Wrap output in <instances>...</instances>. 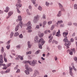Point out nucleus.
I'll use <instances>...</instances> for the list:
<instances>
[{
    "label": "nucleus",
    "mask_w": 77,
    "mask_h": 77,
    "mask_svg": "<svg viewBox=\"0 0 77 77\" xmlns=\"http://www.w3.org/2000/svg\"><path fill=\"white\" fill-rule=\"evenodd\" d=\"M23 63H26V64H27L28 63H29L30 65L32 66H35V65H36L37 63L36 62H35L34 60L32 61H23Z\"/></svg>",
    "instance_id": "1"
},
{
    "label": "nucleus",
    "mask_w": 77,
    "mask_h": 77,
    "mask_svg": "<svg viewBox=\"0 0 77 77\" xmlns=\"http://www.w3.org/2000/svg\"><path fill=\"white\" fill-rule=\"evenodd\" d=\"M31 24V22L29 21L26 24V26H27V28H26V30H28V33H30L32 32V26H30Z\"/></svg>",
    "instance_id": "2"
},
{
    "label": "nucleus",
    "mask_w": 77,
    "mask_h": 77,
    "mask_svg": "<svg viewBox=\"0 0 77 77\" xmlns=\"http://www.w3.org/2000/svg\"><path fill=\"white\" fill-rule=\"evenodd\" d=\"M63 41L64 42H67V43H65L64 44V45L67 47V48H69V46H70V45H71V42L69 41H68V38H65L63 39Z\"/></svg>",
    "instance_id": "3"
},
{
    "label": "nucleus",
    "mask_w": 77,
    "mask_h": 77,
    "mask_svg": "<svg viewBox=\"0 0 77 77\" xmlns=\"http://www.w3.org/2000/svg\"><path fill=\"white\" fill-rule=\"evenodd\" d=\"M39 16L37 15L35 16L33 20V22L34 24H36L38 23V21H39Z\"/></svg>",
    "instance_id": "4"
},
{
    "label": "nucleus",
    "mask_w": 77,
    "mask_h": 77,
    "mask_svg": "<svg viewBox=\"0 0 77 77\" xmlns=\"http://www.w3.org/2000/svg\"><path fill=\"white\" fill-rule=\"evenodd\" d=\"M18 18L19 20V21H20V22L19 23V25H20V26L21 28H22V26H23V23L22 21V18H21V16H18Z\"/></svg>",
    "instance_id": "5"
},
{
    "label": "nucleus",
    "mask_w": 77,
    "mask_h": 77,
    "mask_svg": "<svg viewBox=\"0 0 77 77\" xmlns=\"http://www.w3.org/2000/svg\"><path fill=\"white\" fill-rule=\"evenodd\" d=\"M38 42L40 43L41 42L42 45H43L44 44V43L45 42V41H44L42 38H41L39 40Z\"/></svg>",
    "instance_id": "6"
},
{
    "label": "nucleus",
    "mask_w": 77,
    "mask_h": 77,
    "mask_svg": "<svg viewBox=\"0 0 77 77\" xmlns=\"http://www.w3.org/2000/svg\"><path fill=\"white\" fill-rule=\"evenodd\" d=\"M39 74V72L37 70H35L34 76V77H36V75H38Z\"/></svg>",
    "instance_id": "7"
},
{
    "label": "nucleus",
    "mask_w": 77,
    "mask_h": 77,
    "mask_svg": "<svg viewBox=\"0 0 77 77\" xmlns=\"http://www.w3.org/2000/svg\"><path fill=\"white\" fill-rule=\"evenodd\" d=\"M68 35V31L66 30V32H64L63 33V35L64 38H67L66 36Z\"/></svg>",
    "instance_id": "8"
},
{
    "label": "nucleus",
    "mask_w": 77,
    "mask_h": 77,
    "mask_svg": "<svg viewBox=\"0 0 77 77\" xmlns=\"http://www.w3.org/2000/svg\"><path fill=\"white\" fill-rule=\"evenodd\" d=\"M16 8L19 9L20 8L22 7V5L21 4H16Z\"/></svg>",
    "instance_id": "9"
},
{
    "label": "nucleus",
    "mask_w": 77,
    "mask_h": 77,
    "mask_svg": "<svg viewBox=\"0 0 77 77\" xmlns=\"http://www.w3.org/2000/svg\"><path fill=\"white\" fill-rule=\"evenodd\" d=\"M60 29L58 30V32H57V34L55 35L56 36H57L58 37H60Z\"/></svg>",
    "instance_id": "10"
},
{
    "label": "nucleus",
    "mask_w": 77,
    "mask_h": 77,
    "mask_svg": "<svg viewBox=\"0 0 77 77\" xmlns=\"http://www.w3.org/2000/svg\"><path fill=\"white\" fill-rule=\"evenodd\" d=\"M3 55H1L0 56V63H3Z\"/></svg>",
    "instance_id": "11"
},
{
    "label": "nucleus",
    "mask_w": 77,
    "mask_h": 77,
    "mask_svg": "<svg viewBox=\"0 0 77 77\" xmlns=\"http://www.w3.org/2000/svg\"><path fill=\"white\" fill-rule=\"evenodd\" d=\"M38 36H36L35 38L34 39V43H36V42H38Z\"/></svg>",
    "instance_id": "12"
},
{
    "label": "nucleus",
    "mask_w": 77,
    "mask_h": 77,
    "mask_svg": "<svg viewBox=\"0 0 77 77\" xmlns=\"http://www.w3.org/2000/svg\"><path fill=\"white\" fill-rule=\"evenodd\" d=\"M61 15H62V11H59L57 16V17H59L61 16Z\"/></svg>",
    "instance_id": "13"
},
{
    "label": "nucleus",
    "mask_w": 77,
    "mask_h": 77,
    "mask_svg": "<svg viewBox=\"0 0 77 77\" xmlns=\"http://www.w3.org/2000/svg\"><path fill=\"white\" fill-rule=\"evenodd\" d=\"M19 28H20V25H19V24H18L15 28V31L16 32L18 31V29H19Z\"/></svg>",
    "instance_id": "14"
},
{
    "label": "nucleus",
    "mask_w": 77,
    "mask_h": 77,
    "mask_svg": "<svg viewBox=\"0 0 77 77\" xmlns=\"http://www.w3.org/2000/svg\"><path fill=\"white\" fill-rule=\"evenodd\" d=\"M14 13V12L13 11H9L8 14V16H11V15H12Z\"/></svg>",
    "instance_id": "15"
},
{
    "label": "nucleus",
    "mask_w": 77,
    "mask_h": 77,
    "mask_svg": "<svg viewBox=\"0 0 77 77\" xmlns=\"http://www.w3.org/2000/svg\"><path fill=\"white\" fill-rule=\"evenodd\" d=\"M27 45L28 48H31V45L30 44V42L28 41L27 42Z\"/></svg>",
    "instance_id": "16"
},
{
    "label": "nucleus",
    "mask_w": 77,
    "mask_h": 77,
    "mask_svg": "<svg viewBox=\"0 0 77 77\" xmlns=\"http://www.w3.org/2000/svg\"><path fill=\"white\" fill-rule=\"evenodd\" d=\"M18 57L21 60H23V57H24V56L23 55L22 56H21L20 55L18 56Z\"/></svg>",
    "instance_id": "17"
},
{
    "label": "nucleus",
    "mask_w": 77,
    "mask_h": 77,
    "mask_svg": "<svg viewBox=\"0 0 77 77\" xmlns=\"http://www.w3.org/2000/svg\"><path fill=\"white\" fill-rule=\"evenodd\" d=\"M38 9L39 11H42V8L40 6H39L38 8Z\"/></svg>",
    "instance_id": "18"
},
{
    "label": "nucleus",
    "mask_w": 77,
    "mask_h": 77,
    "mask_svg": "<svg viewBox=\"0 0 77 77\" xmlns=\"http://www.w3.org/2000/svg\"><path fill=\"white\" fill-rule=\"evenodd\" d=\"M62 23H63V21L62 20H60L57 21V24L58 25V24H62Z\"/></svg>",
    "instance_id": "19"
},
{
    "label": "nucleus",
    "mask_w": 77,
    "mask_h": 77,
    "mask_svg": "<svg viewBox=\"0 0 77 77\" xmlns=\"http://www.w3.org/2000/svg\"><path fill=\"white\" fill-rule=\"evenodd\" d=\"M25 72L27 75H28L30 74V72H29V71L27 69L25 71Z\"/></svg>",
    "instance_id": "20"
},
{
    "label": "nucleus",
    "mask_w": 77,
    "mask_h": 77,
    "mask_svg": "<svg viewBox=\"0 0 77 77\" xmlns=\"http://www.w3.org/2000/svg\"><path fill=\"white\" fill-rule=\"evenodd\" d=\"M14 32H11V33L10 35V38H12V37H13V36H14Z\"/></svg>",
    "instance_id": "21"
},
{
    "label": "nucleus",
    "mask_w": 77,
    "mask_h": 77,
    "mask_svg": "<svg viewBox=\"0 0 77 77\" xmlns=\"http://www.w3.org/2000/svg\"><path fill=\"white\" fill-rule=\"evenodd\" d=\"M9 8L8 7H7L6 8V10L5 11V12H8L9 10Z\"/></svg>",
    "instance_id": "22"
},
{
    "label": "nucleus",
    "mask_w": 77,
    "mask_h": 77,
    "mask_svg": "<svg viewBox=\"0 0 77 77\" xmlns=\"http://www.w3.org/2000/svg\"><path fill=\"white\" fill-rule=\"evenodd\" d=\"M31 1L34 5H35L36 4V0H31Z\"/></svg>",
    "instance_id": "23"
},
{
    "label": "nucleus",
    "mask_w": 77,
    "mask_h": 77,
    "mask_svg": "<svg viewBox=\"0 0 77 77\" xmlns=\"http://www.w3.org/2000/svg\"><path fill=\"white\" fill-rule=\"evenodd\" d=\"M45 5L46 6L48 7L49 6V5H50V3L48 2H45Z\"/></svg>",
    "instance_id": "24"
},
{
    "label": "nucleus",
    "mask_w": 77,
    "mask_h": 77,
    "mask_svg": "<svg viewBox=\"0 0 77 77\" xmlns=\"http://www.w3.org/2000/svg\"><path fill=\"white\" fill-rule=\"evenodd\" d=\"M42 18L44 20H45L46 19V15L45 14H43L42 16Z\"/></svg>",
    "instance_id": "25"
},
{
    "label": "nucleus",
    "mask_w": 77,
    "mask_h": 77,
    "mask_svg": "<svg viewBox=\"0 0 77 77\" xmlns=\"http://www.w3.org/2000/svg\"><path fill=\"white\" fill-rule=\"evenodd\" d=\"M69 51V54L70 55H72V52L71 50H69V49H68L67 50V52H68V51Z\"/></svg>",
    "instance_id": "26"
},
{
    "label": "nucleus",
    "mask_w": 77,
    "mask_h": 77,
    "mask_svg": "<svg viewBox=\"0 0 77 77\" xmlns=\"http://www.w3.org/2000/svg\"><path fill=\"white\" fill-rule=\"evenodd\" d=\"M10 47L11 45H8L6 46V48H7V50H9L10 48Z\"/></svg>",
    "instance_id": "27"
},
{
    "label": "nucleus",
    "mask_w": 77,
    "mask_h": 77,
    "mask_svg": "<svg viewBox=\"0 0 77 77\" xmlns=\"http://www.w3.org/2000/svg\"><path fill=\"white\" fill-rule=\"evenodd\" d=\"M10 69H8L6 71H5V74L6 73H9V72H10Z\"/></svg>",
    "instance_id": "28"
},
{
    "label": "nucleus",
    "mask_w": 77,
    "mask_h": 77,
    "mask_svg": "<svg viewBox=\"0 0 77 77\" xmlns=\"http://www.w3.org/2000/svg\"><path fill=\"white\" fill-rule=\"evenodd\" d=\"M25 64H26L25 65L26 69H28L29 67V66H28V65H27V64H28V63L27 64H26V63Z\"/></svg>",
    "instance_id": "29"
},
{
    "label": "nucleus",
    "mask_w": 77,
    "mask_h": 77,
    "mask_svg": "<svg viewBox=\"0 0 77 77\" xmlns=\"http://www.w3.org/2000/svg\"><path fill=\"white\" fill-rule=\"evenodd\" d=\"M11 40H9L6 43V45H9V44H10V42H11Z\"/></svg>",
    "instance_id": "30"
},
{
    "label": "nucleus",
    "mask_w": 77,
    "mask_h": 77,
    "mask_svg": "<svg viewBox=\"0 0 77 77\" xmlns=\"http://www.w3.org/2000/svg\"><path fill=\"white\" fill-rule=\"evenodd\" d=\"M74 9H75L77 10V4H74Z\"/></svg>",
    "instance_id": "31"
},
{
    "label": "nucleus",
    "mask_w": 77,
    "mask_h": 77,
    "mask_svg": "<svg viewBox=\"0 0 77 77\" xmlns=\"http://www.w3.org/2000/svg\"><path fill=\"white\" fill-rule=\"evenodd\" d=\"M18 35H19V33H18V32H16L15 33L14 36H18Z\"/></svg>",
    "instance_id": "32"
},
{
    "label": "nucleus",
    "mask_w": 77,
    "mask_h": 77,
    "mask_svg": "<svg viewBox=\"0 0 77 77\" xmlns=\"http://www.w3.org/2000/svg\"><path fill=\"white\" fill-rule=\"evenodd\" d=\"M39 53V51L38 50L35 53V54H38Z\"/></svg>",
    "instance_id": "33"
},
{
    "label": "nucleus",
    "mask_w": 77,
    "mask_h": 77,
    "mask_svg": "<svg viewBox=\"0 0 77 77\" xmlns=\"http://www.w3.org/2000/svg\"><path fill=\"white\" fill-rule=\"evenodd\" d=\"M38 35L40 38H42V37L44 35V34L43 33H42V34H39Z\"/></svg>",
    "instance_id": "34"
},
{
    "label": "nucleus",
    "mask_w": 77,
    "mask_h": 77,
    "mask_svg": "<svg viewBox=\"0 0 77 77\" xmlns=\"http://www.w3.org/2000/svg\"><path fill=\"white\" fill-rule=\"evenodd\" d=\"M73 53H75V49L73 48L72 49L70 50Z\"/></svg>",
    "instance_id": "35"
},
{
    "label": "nucleus",
    "mask_w": 77,
    "mask_h": 77,
    "mask_svg": "<svg viewBox=\"0 0 77 77\" xmlns=\"http://www.w3.org/2000/svg\"><path fill=\"white\" fill-rule=\"evenodd\" d=\"M52 22H52V21H49L48 22V25H50V24H52Z\"/></svg>",
    "instance_id": "36"
},
{
    "label": "nucleus",
    "mask_w": 77,
    "mask_h": 77,
    "mask_svg": "<svg viewBox=\"0 0 77 77\" xmlns=\"http://www.w3.org/2000/svg\"><path fill=\"white\" fill-rule=\"evenodd\" d=\"M32 53V51H29V52H26V54H30Z\"/></svg>",
    "instance_id": "37"
},
{
    "label": "nucleus",
    "mask_w": 77,
    "mask_h": 77,
    "mask_svg": "<svg viewBox=\"0 0 77 77\" xmlns=\"http://www.w3.org/2000/svg\"><path fill=\"white\" fill-rule=\"evenodd\" d=\"M19 38L21 39L23 38V36L22 35V34H21L19 35Z\"/></svg>",
    "instance_id": "38"
},
{
    "label": "nucleus",
    "mask_w": 77,
    "mask_h": 77,
    "mask_svg": "<svg viewBox=\"0 0 77 77\" xmlns=\"http://www.w3.org/2000/svg\"><path fill=\"white\" fill-rule=\"evenodd\" d=\"M69 71H72V68L71 67V66H69Z\"/></svg>",
    "instance_id": "39"
},
{
    "label": "nucleus",
    "mask_w": 77,
    "mask_h": 77,
    "mask_svg": "<svg viewBox=\"0 0 77 77\" xmlns=\"http://www.w3.org/2000/svg\"><path fill=\"white\" fill-rule=\"evenodd\" d=\"M58 49L59 50H60L62 49V46L60 45L58 46Z\"/></svg>",
    "instance_id": "40"
},
{
    "label": "nucleus",
    "mask_w": 77,
    "mask_h": 77,
    "mask_svg": "<svg viewBox=\"0 0 77 77\" xmlns=\"http://www.w3.org/2000/svg\"><path fill=\"white\" fill-rule=\"evenodd\" d=\"M54 25H52L51 28V30H53L54 29Z\"/></svg>",
    "instance_id": "41"
},
{
    "label": "nucleus",
    "mask_w": 77,
    "mask_h": 77,
    "mask_svg": "<svg viewBox=\"0 0 77 77\" xmlns=\"http://www.w3.org/2000/svg\"><path fill=\"white\" fill-rule=\"evenodd\" d=\"M72 22H69L67 24V25L68 26H71V25H72Z\"/></svg>",
    "instance_id": "42"
},
{
    "label": "nucleus",
    "mask_w": 77,
    "mask_h": 77,
    "mask_svg": "<svg viewBox=\"0 0 77 77\" xmlns=\"http://www.w3.org/2000/svg\"><path fill=\"white\" fill-rule=\"evenodd\" d=\"M59 5L60 8L61 9H62V8L63 7L62 5V4H61L60 3H59Z\"/></svg>",
    "instance_id": "43"
},
{
    "label": "nucleus",
    "mask_w": 77,
    "mask_h": 77,
    "mask_svg": "<svg viewBox=\"0 0 77 77\" xmlns=\"http://www.w3.org/2000/svg\"><path fill=\"white\" fill-rule=\"evenodd\" d=\"M47 23V21L46 20L44 21L43 22V24L45 25H46Z\"/></svg>",
    "instance_id": "44"
},
{
    "label": "nucleus",
    "mask_w": 77,
    "mask_h": 77,
    "mask_svg": "<svg viewBox=\"0 0 77 77\" xmlns=\"http://www.w3.org/2000/svg\"><path fill=\"white\" fill-rule=\"evenodd\" d=\"M39 29V25H37L36 26V27L35 28V29H36V30L37 29Z\"/></svg>",
    "instance_id": "45"
},
{
    "label": "nucleus",
    "mask_w": 77,
    "mask_h": 77,
    "mask_svg": "<svg viewBox=\"0 0 77 77\" xmlns=\"http://www.w3.org/2000/svg\"><path fill=\"white\" fill-rule=\"evenodd\" d=\"M74 59L75 61H76V62L77 63V57H74Z\"/></svg>",
    "instance_id": "46"
},
{
    "label": "nucleus",
    "mask_w": 77,
    "mask_h": 77,
    "mask_svg": "<svg viewBox=\"0 0 77 77\" xmlns=\"http://www.w3.org/2000/svg\"><path fill=\"white\" fill-rule=\"evenodd\" d=\"M20 72V70L19 69H17V71L16 72V73H19Z\"/></svg>",
    "instance_id": "47"
},
{
    "label": "nucleus",
    "mask_w": 77,
    "mask_h": 77,
    "mask_svg": "<svg viewBox=\"0 0 77 77\" xmlns=\"http://www.w3.org/2000/svg\"><path fill=\"white\" fill-rule=\"evenodd\" d=\"M69 73L71 76H73V73H72V71H69Z\"/></svg>",
    "instance_id": "48"
},
{
    "label": "nucleus",
    "mask_w": 77,
    "mask_h": 77,
    "mask_svg": "<svg viewBox=\"0 0 77 77\" xmlns=\"http://www.w3.org/2000/svg\"><path fill=\"white\" fill-rule=\"evenodd\" d=\"M27 69L29 71H30V72H32V68L30 67H29Z\"/></svg>",
    "instance_id": "49"
},
{
    "label": "nucleus",
    "mask_w": 77,
    "mask_h": 77,
    "mask_svg": "<svg viewBox=\"0 0 77 77\" xmlns=\"http://www.w3.org/2000/svg\"><path fill=\"white\" fill-rule=\"evenodd\" d=\"M0 73L2 74H6L5 72L3 71H2Z\"/></svg>",
    "instance_id": "50"
},
{
    "label": "nucleus",
    "mask_w": 77,
    "mask_h": 77,
    "mask_svg": "<svg viewBox=\"0 0 77 77\" xmlns=\"http://www.w3.org/2000/svg\"><path fill=\"white\" fill-rule=\"evenodd\" d=\"M4 48H3V47H2V49H1V52L2 53H3L4 52Z\"/></svg>",
    "instance_id": "51"
},
{
    "label": "nucleus",
    "mask_w": 77,
    "mask_h": 77,
    "mask_svg": "<svg viewBox=\"0 0 77 77\" xmlns=\"http://www.w3.org/2000/svg\"><path fill=\"white\" fill-rule=\"evenodd\" d=\"M6 57V54L4 52L3 55V58H5Z\"/></svg>",
    "instance_id": "52"
},
{
    "label": "nucleus",
    "mask_w": 77,
    "mask_h": 77,
    "mask_svg": "<svg viewBox=\"0 0 77 77\" xmlns=\"http://www.w3.org/2000/svg\"><path fill=\"white\" fill-rule=\"evenodd\" d=\"M29 8L30 9V10H32V6L30 5L29 6Z\"/></svg>",
    "instance_id": "53"
},
{
    "label": "nucleus",
    "mask_w": 77,
    "mask_h": 77,
    "mask_svg": "<svg viewBox=\"0 0 77 77\" xmlns=\"http://www.w3.org/2000/svg\"><path fill=\"white\" fill-rule=\"evenodd\" d=\"M5 62H8V60H7V58H3Z\"/></svg>",
    "instance_id": "54"
},
{
    "label": "nucleus",
    "mask_w": 77,
    "mask_h": 77,
    "mask_svg": "<svg viewBox=\"0 0 77 77\" xmlns=\"http://www.w3.org/2000/svg\"><path fill=\"white\" fill-rule=\"evenodd\" d=\"M17 4H21V0H17Z\"/></svg>",
    "instance_id": "55"
},
{
    "label": "nucleus",
    "mask_w": 77,
    "mask_h": 77,
    "mask_svg": "<svg viewBox=\"0 0 77 77\" xmlns=\"http://www.w3.org/2000/svg\"><path fill=\"white\" fill-rule=\"evenodd\" d=\"M11 64H12V63H9L7 64L6 66H7V67H9V66H11Z\"/></svg>",
    "instance_id": "56"
},
{
    "label": "nucleus",
    "mask_w": 77,
    "mask_h": 77,
    "mask_svg": "<svg viewBox=\"0 0 77 77\" xmlns=\"http://www.w3.org/2000/svg\"><path fill=\"white\" fill-rule=\"evenodd\" d=\"M72 68H73V70L74 71H75V72L77 71V69H75V66H73V67H72Z\"/></svg>",
    "instance_id": "57"
},
{
    "label": "nucleus",
    "mask_w": 77,
    "mask_h": 77,
    "mask_svg": "<svg viewBox=\"0 0 77 77\" xmlns=\"http://www.w3.org/2000/svg\"><path fill=\"white\" fill-rule=\"evenodd\" d=\"M17 9V11L18 13H19V14H20L21 13V12L20 10H19V8H16Z\"/></svg>",
    "instance_id": "58"
},
{
    "label": "nucleus",
    "mask_w": 77,
    "mask_h": 77,
    "mask_svg": "<svg viewBox=\"0 0 77 77\" xmlns=\"http://www.w3.org/2000/svg\"><path fill=\"white\" fill-rule=\"evenodd\" d=\"M18 65H17L14 68V69L15 70H16V69H18Z\"/></svg>",
    "instance_id": "59"
},
{
    "label": "nucleus",
    "mask_w": 77,
    "mask_h": 77,
    "mask_svg": "<svg viewBox=\"0 0 77 77\" xmlns=\"http://www.w3.org/2000/svg\"><path fill=\"white\" fill-rule=\"evenodd\" d=\"M74 41V39H73V38H72L70 39V41L71 42H73Z\"/></svg>",
    "instance_id": "60"
},
{
    "label": "nucleus",
    "mask_w": 77,
    "mask_h": 77,
    "mask_svg": "<svg viewBox=\"0 0 77 77\" xmlns=\"http://www.w3.org/2000/svg\"><path fill=\"white\" fill-rule=\"evenodd\" d=\"M56 31H54L53 32V35L54 36L55 35H56Z\"/></svg>",
    "instance_id": "61"
},
{
    "label": "nucleus",
    "mask_w": 77,
    "mask_h": 77,
    "mask_svg": "<svg viewBox=\"0 0 77 77\" xmlns=\"http://www.w3.org/2000/svg\"><path fill=\"white\" fill-rule=\"evenodd\" d=\"M75 36V32H74L72 34V37H74Z\"/></svg>",
    "instance_id": "62"
},
{
    "label": "nucleus",
    "mask_w": 77,
    "mask_h": 77,
    "mask_svg": "<svg viewBox=\"0 0 77 77\" xmlns=\"http://www.w3.org/2000/svg\"><path fill=\"white\" fill-rule=\"evenodd\" d=\"M38 47L39 48H41V49H42V46L41 45L39 44L38 45Z\"/></svg>",
    "instance_id": "63"
},
{
    "label": "nucleus",
    "mask_w": 77,
    "mask_h": 77,
    "mask_svg": "<svg viewBox=\"0 0 77 77\" xmlns=\"http://www.w3.org/2000/svg\"><path fill=\"white\" fill-rule=\"evenodd\" d=\"M20 45H17L16 46V48H18V49H19V48H20Z\"/></svg>",
    "instance_id": "64"
}]
</instances>
